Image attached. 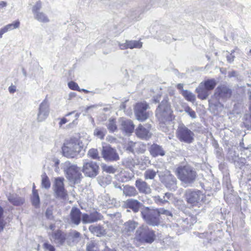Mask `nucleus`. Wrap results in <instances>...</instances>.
<instances>
[{"instance_id":"1","label":"nucleus","mask_w":251,"mask_h":251,"mask_svg":"<svg viewBox=\"0 0 251 251\" xmlns=\"http://www.w3.org/2000/svg\"><path fill=\"white\" fill-rule=\"evenodd\" d=\"M156 116L160 122V128L162 130L166 132L167 129L165 127V122L172 120V110L168 103V98L163 100L156 110Z\"/></svg>"},{"instance_id":"2","label":"nucleus","mask_w":251,"mask_h":251,"mask_svg":"<svg viewBox=\"0 0 251 251\" xmlns=\"http://www.w3.org/2000/svg\"><path fill=\"white\" fill-rule=\"evenodd\" d=\"M178 178L185 183L193 182L197 176L196 172L189 166H180L176 171Z\"/></svg>"},{"instance_id":"3","label":"nucleus","mask_w":251,"mask_h":251,"mask_svg":"<svg viewBox=\"0 0 251 251\" xmlns=\"http://www.w3.org/2000/svg\"><path fill=\"white\" fill-rule=\"evenodd\" d=\"M79 141L75 138L67 140L62 147L63 155L68 158L75 156L81 151Z\"/></svg>"},{"instance_id":"4","label":"nucleus","mask_w":251,"mask_h":251,"mask_svg":"<svg viewBox=\"0 0 251 251\" xmlns=\"http://www.w3.org/2000/svg\"><path fill=\"white\" fill-rule=\"evenodd\" d=\"M217 82L214 79H207L201 82L196 88L198 97L201 100H205L209 95V91L213 90Z\"/></svg>"},{"instance_id":"5","label":"nucleus","mask_w":251,"mask_h":251,"mask_svg":"<svg viewBox=\"0 0 251 251\" xmlns=\"http://www.w3.org/2000/svg\"><path fill=\"white\" fill-rule=\"evenodd\" d=\"M63 165L67 178L74 183H77L81 176L79 168L75 165H71L69 161L65 162Z\"/></svg>"},{"instance_id":"6","label":"nucleus","mask_w":251,"mask_h":251,"mask_svg":"<svg viewBox=\"0 0 251 251\" xmlns=\"http://www.w3.org/2000/svg\"><path fill=\"white\" fill-rule=\"evenodd\" d=\"M135 239L141 243H151L155 239V234L153 230L143 226L137 230Z\"/></svg>"},{"instance_id":"7","label":"nucleus","mask_w":251,"mask_h":251,"mask_svg":"<svg viewBox=\"0 0 251 251\" xmlns=\"http://www.w3.org/2000/svg\"><path fill=\"white\" fill-rule=\"evenodd\" d=\"M194 133L183 125H179L176 130V136L179 141L187 144L194 141Z\"/></svg>"},{"instance_id":"8","label":"nucleus","mask_w":251,"mask_h":251,"mask_svg":"<svg viewBox=\"0 0 251 251\" xmlns=\"http://www.w3.org/2000/svg\"><path fill=\"white\" fill-rule=\"evenodd\" d=\"M188 203L192 206L198 205L202 201L204 195L200 190H187L185 194Z\"/></svg>"},{"instance_id":"9","label":"nucleus","mask_w":251,"mask_h":251,"mask_svg":"<svg viewBox=\"0 0 251 251\" xmlns=\"http://www.w3.org/2000/svg\"><path fill=\"white\" fill-rule=\"evenodd\" d=\"M50 113V106L47 99H45L39 104L37 109L36 120L41 123L45 121L49 116Z\"/></svg>"},{"instance_id":"10","label":"nucleus","mask_w":251,"mask_h":251,"mask_svg":"<svg viewBox=\"0 0 251 251\" xmlns=\"http://www.w3.org/2000/svg\"><path fill=\"white\" fill-rule=\"evenodd\" d=\"M141 214L148 224L151 226H157L159 224V215L155 210H151L147 207L141 211Z\"/></svg>"},{"instance_id":"11","label":"nucleus","mask_w":251,"mask_h":251,"mask_svg":"<svg viewBox=\"0 0 251 251\" xmlns=\"http://www.w3.org/2000/svg\"><path fill=\"white\" fill-rule=\"evenodd\" d=\"M149 108L146 102L137 103L134 108V112L137 120L144 121L149 117V113L146 110Z\"/></svg>"},{"instance_id":"12","label":"nucleus","mask_w":251,"mask_h":251,"mask_svg":"<svg viewBox=\"0 0 251 251\" xmlns=\"http://www.w3.org/2000/svg\"><path fill=\"white\" fill-rule=\"evenodd\" d=\"M99 170V166L94 162L90 161L83 163L82 172L87 176L95 177L98 174Z\"/></svg>"},{"instance_id":"13","label":"nucleus","mask_w":251,"mask_h":251,"mask_svg":"<svg viewBox=\"0 0 251 251\" xmlns=\"http://www.w3.org/2000/svg\"><path fill=\"white\" fill-rule=\"evenodd\" d=\"M101 154L104 160L107 161H117L119 159L116 150L109 145L102 146Z\"/></svg>"},{"instance_id":"14","label":"nucleus","mask_w":251,"mask_h":251,"mask_svg":"<svg viewBox=\"0 0 251 251\" xmlns=\"http://www.w3.org/2000/svg\"><path fill=\"white\" fill-rule=\"evenodd\" d=\"M150 124H146L144 126L140 124L136 129V134L138 137L142 139H147L151 137Z\"/></svg>"},{"instance_id":"15","label":"nucleus","mask_w":251,"mask_h":251,"mask_svg":"<svg viewBox=\"0 0 251 251\" xmlns=\"http://www.w3.org/2000/svg\"><path fill=\"white\" fill-rule=\"evenodd\" d=\"M64 178L58 177L55 179L54 190L56 195L59 198H64L67 194L64 187Z\"/></svg>"},{"instance_id":"16","label":"nucleus","mask_w":251,"mask_h":251,"mask_svg":"<svg viewBox=\"0 0 251 251\" xmlns=\"http://www.w3.org/2000/svg\"><path fill=\"white\" fill-rule=\"evenodd\" d=\"M101 215L97 212L91 213L90 214L84 213L82 215V222L83 224H90L101 220Z\"/></svg>"},{"instance_id":"17","label":"nucleus","mask_w":251,"mask_h":251,"mask_svg":"<svg viewBox=\"0 0 251 251\" xmlns=\"http://www.w3.org/2000/svg\"><path fill=\"white\" fill-rule=\"evenodd\" d=\"M119 121L120 123L121 129L126 133H132L134 129V125L131 120L125 118H121Z\"/></svg>"},{"instance_id":"18","label":"nucleus","mask_w":251,"mask_h":251,"mask_svg":"<svg viewBox=\"0 0 251 251\" xmlns=\"http://www.w3.org/2000/svg\"><path fill=\"white\" fill-rule=\"evenodd\" d=\"M82 214L80 210L75 207H73L70 212V219L72 223L78 225L82 220Z\"/></svg>"},{"instance_id":"19","label":"nucleus","mask_w":251,"mask_h":251,"mask_svg":"<svg viewBox=\"0 0 251 251\" xmlns=\"http://www.w3.org/2000/svg\"><path fill=\"white\" fill-rule=\"evenodd\" d=\"M119 46L121 50H125L126 49H140L142 47V43L139 41L126 40L125 43H119Z\"/></svg>"},{"instance_id":"20","label":"nucleus","mask_w":251,"mask_h":251,"mask_svg":"<svg viewBox=\"0 0 251 251\" xmlns=\"http://www.w3.org/2000/svg\"><path fill=\"white\" fill-rule=\"evenodd\" d=\"M135 186L140 193L147 194L151 192L150 186L146 182L141 179H138L136 180Z\"/></svg>"},{"instance_id":"21","label":"nucleus","mask_w":251,"mask_h":251,"mask_svg":"<svg viewBox=\"0 0 251 251\" xmlns=\"http://www.w3.org/2000/svg\"><path fill=\"white\" fill-rule=\"evenodd\" d=\"M162 181L166 187L171 190H175L176 188V180L174 176L170 174L166 176Z\"/></svg>"},{"instance_id":"22","label":"nucleus","mask_w":251,"mask_h":251,"mask_svg":"<svg viewBox=\"0 0 251 251\" xmlns=\"http://www.w3.org/2000/svg\"><path fill=\"white\" fill-rule=\"evenodd\" d=\"M230 95L231 91L226 86H221L216 89L215 96L219 98H227L229 97Z\"/></svg>"},{"instance_id":"23","label":"nucleus","mask_w":251,"mask_h":251,"mask_svg":"<svg viewBox=\"0 0 251 251\" xmlns=\"http://www.w3.org/2000/svg\"><path fill=\"white\" fill-rule=\"evenodd\" d=\"M50 239L55 243L61 245L66 240V234L62 232L60 230H57L51 235Z\"/></svg>"},{"instance_id":"24","label":"nucleus","mask_w":251,"mask_h":251,"mask_svg":"<svg viewBox=\"0 0 251 251\" xmlns=\"http://www.w3.org/2000/svg\"><path fill=\"white\" fill-rule=\"evenodd\" d=\"M149 151L153 157H156L157 156H164L165 154V151L163 150V148L157 145L154 144L152 145Z\"/></svg>"},{"instance_id":"25","label":"nucleus","mask_w":251,"mask_h":251,"mask_svg":"<svg viewBox=\"0 0 251 251\" xmlns=\"http://www.w3.org/2000/svg\"><path fill=\"white\" fill-rule=\"evenodd\" d=\"M89 231L94 235L97 236H101L106 234L105 229L100 225H91L89 227Z\"/></svg>"},{"instance_id":"26","label":"nucleus","mask_w":251,"mask_h":251,"mask_svg":"<svg viewBox=\"0 0 251 251\" xmlns=\"http://www.w3.org/2000/svg\"><path fill=\"white\" fill-rule=\"evenodd\" d=\"M7 197L8 201L15 206L22 204L25 201V200L23 198L20 197L16 194L9 193Z\"/></svg>"},{"instance_id":"27","label":"nucleus","mask_w":251,"mask_h":251,"mask_svg":"<svg viewBox=\"0 0 251 251\" xmlns=\"http://www.w3.org/2000/svg\"><path fill=\"white\" fill-rule=\"evenodd\" d=\"M173 195L171 193H166L163 196V198H160L159 196H155L153 197V200L155 203L159 204H162L169 201L172 199Z\"/></svg>"},{"instance_id":"28","label":"nucleus","mask_w":251,"mask_h":251,"mask_svg":"<svg viewBox=\"0 0 251 251\" xmlns=\"http://www.w3.org/2000/svg\"><path fill=\"white\" fill-rule=\"evenodd\" d=\"M126 203L127 207L131 209L134 212H137L139 211L141 205L140 202L133 199L127 200Z\"/></svg>"},{"instance_id":"29","label":"nucleus","mask_w":251,"mask_h":251,"mask_svg":"<svg viewBox=\"0 0 251 251\" xmlns=\"http://www.w3.org/2000/svg\"><path fill=\"white\" fill-rule=\"evenodd\" d=\"M35 20L42 23H47L50 22V19L47 15L43 12H39L33 15Z\"/></svg>"},{"instance_id":"30","label":"nucleus","mask_w":251,"mask_h":251,"mask_svg":"<svg viewBox=\"0 0 251 251\" xmlns=\"http://www.w3.org/2000/svg\"><path fill=\"white\" fill-rule=\"evenodd\" d=\"M123 193L126 196H135L137 194V191L133 186H125L123 189Z\"/></svg>"},{"instance_id":"31","label":"nucleus","mask_w":251,"mask_h":251,"mask_svg":"<svg viewBox=\"0 0 251 251\" xmlns=\"http://www.w3.org/2000/svg\"><path fill=\"white\" fill-rule=\"evenodd\" d=\"M173 104L176 111L179 112L183 111V106L179 97H174L173 100Z\"/></svg>"},{"instance_id":"32","label":"nucleus","mask_w":251,"mask_h":251,"mask_svg":"<svg viewBox=\"0 0 251 251\" xmlns=\"http://www.w3.org/2000/svg\"><path fill=\"white\" fill-rule=\"evenodd\" d=\"M137 226V224L136 222L129 221L125 224L124 230L127 232L133 231Z\"/></svg>"},{"instance_id":"33","label":"nucleus","mask_w":251,"mask_h":251,"mask_svg":"<svg viewBox=\"0 0 251 251\" xmlns=\"http://www.w3.org/2000/svg\"><path fill=\"white\" fill-rule=\"evenodd\" d=\"M106 133V130L103 128L97 127L94 131V135L100 139H103Z\"/></svg>"},{"instance_id":"34","label":"nucleus","mask_w":251,"mask_h":251,"mask_svg":"<svg viewBox=\"0 0 251 251\" xmlns=\"http://www.w3.org/2000/svg\"><path fill=\"white\" fill-rule=\"evenodd\" d=\"M106 126L110 132H113L117 129L116 120L114 119H110L107 123Z\"/></svg>"},{"instance_id":"35","label":"nucleus","mask_w":251,"mask_h":251,"mask_svg":"<svg viewBox=\"0 0 251 251\" xmlns=\"http://www.w3.org/2000/svg\"><path fill=\"white\" fill-rule=\"evenodd\" d=\"M157 171L153 169H147L144 173V177L146 179H152L156 175Z\"/></svg>"},{"instance_id":"36","label":"nucleus","mask_w":251,"mask_h":251,"mask_svg":"<svg viewBox=\"0 0 251 251\" xmlns=\"http://www.w3.org/2000/svg\"><path fill=\"white\" fill-rule=\"evenodd\" d=\"M20 25V22L19 20H16L12 23L8 24L4 26L7 32L18 28Z\"/></svg>"},{"instance_id":"37","label":"nucleus","mask_w":251,"mask_h":251,"mask_svg":"<svg viewBox=\"0 0 251 251\" xmlns=\"http://www.w3.org/2000/svg\"><path fill=\"white\" fill-rule=\"evenodd\" d=\"M32 202L33 205L35 206H38L40 203V199L38 194L37 190H35L34 187L32 191Z\"/></svg>"},{"instance_id":"38","label":"nucleus","mask_w":251,"mask_h":251,"mask_svg":"<svg viewBox=\"0 0 251 251\" xmlns=\"http://www.w3.org/2000/svg\"><path fill=\"white\" fill-rule=\"evenodd\" d=\"M181 94L188 101H193L195 100V96L190 92L187 90H182Z\"/></svg>"},{"instance_id":"39","label":"nucleus","mask_w":251,"mask_h":251,"mask_svg":"<svg viewBox=\"0 0 251 251\" xmlns=\"http://www.w3.org/2000/svg\"><path fill=\"white\" fill-rule=\"evenodd\" d=\"M41 186L45 189H49L50 186L49 178L45 174L42 176Z\"/></svg>"},{"instance_id":"40","label":"nucleus","mask_w":251,"mask_h":251,"mask_svg":"<svg viewBox=\"0 0 251 251\" xmlns=\"http://www.w3.org/2000/svg\"><path fill=\"white\" fill-rule=\"evenodd\" d=\"M42 6V3L40 0H38L33 5L32 7V12L33 15L41 12L40 10Z\"/></svg>"},{"instance_id":"41","label":"nucleus","mask_w":251,"mask_h":251,"mask_svg":"<svg viewBox=\"0 0 251 251\" xmlns=\"http://www.w3.org/2000/svg\"><path fill=\"white\" fill-rule=\"evenodd\" d=\"M87 251H99L96 244L91 241L87 244Z\"/></svg>"},{"instance_id":"42","label":"nucleus","mask_w":251,"mask_h":251,"mask_svg":"<svg viewBox=\"0 0 251 251\" xmlns=\"http://www.w3.org/2000/svg\"><path fill=\"white\" fill-rule=\"evenodd\" d=\"M88 155L92 159H97L99 157L98 151L97 149H90L88 151Z\"/></svg>"},{"instance_id":"43","label":"nucleus","mask_w":251,"mask_h":251,"mask_svg":"<svg viewBox=\"0 0 251 251\" xmlns=\"http://www.w3.org/2000/svg\"><path fill=\"white\" fill-rule=\"evenodd\" d=\"M184 110L186 113L189 114V115L193 119L196 118V113L193 111L190 107L186 106L184 107Z\"/></svg>"},{"instance_id":"44","label":"nucleus","mask_w":251,"mask_h":251,"mask_svg":"<svg viewBox=\"0 0 251 251\" xmlns=\"http://www.w3.org/2000/svg\"><path fill=\"white\" fill-rule=\"evenodd\" d=\"M139 143H134L133 142H130L128 144L127 150L133 152L135 150L136 147L139 146Z\"/></svg>"},{"instance_id":"45","label":"nucleus","mask_w":251,"mask_h":251,"mask_svg":"<svg viewBox=\"0 0 251 251\" xmlns=\"http://www.w3.org/2000/svg\"><path fill=\"white\" fill-rule=\"evenodd\" d=\"M155 211H157V214L159 215V216L161 214L165 215L166 216H170L171 217L172 216V213L169 211L164 208L155 209Z\"/></svg>"},{"instance_id":"46","label":"nucleus","mask_w":251,"mask_h":251,"mask_svg":"<svg viewBox=\"0 0 251 251\" xmlns=\"http://www.w3.org/2000/svg\"><path fill=\"white\" fill-rule=\"evenodd\" d=\"M68 86L72 90L80 91V89L78 84L74 81H71V82H69Z\"/></svg>"},{"instance_id":"47","label":"nucleus","mask_w":251,"mask_h":251,"mask_svg":"<svg viewBox=\"0 0 251 251\" xmlns=\"http://www.w3.org/2000/svg\"><path fill=\"white\" fill-rule=\"evenodd\" d=\"M44 249L49 250V251H54L55 249L53 246L48 242H45L43 244Z\"/></svg>"},{"instance_id":"48","label":"nucleus","mask_w":251,"mask_h":251,"mask_svg":"<svg viewBox=\"0 0 251 251\" xmlns=\"http://www.w3.org/2000/svg\"><path fill=\"white\" fill-rule=\"evenodd\" d=\"M104 170L109 173H114L116 172V169L112 166H106L105 167Z\"/></svg>"},{"instance_id":"49","label":"nucleus","mask_w":251,"mask_h":251,"mask_svg":"<svg viewBox=\"0 0 251 251\" xmlns=\"http://www.w3.org/2000/svg\"><path fill=\"white\" fill-rule=\"evenodd\" d=\"M71 235L74 239H78L80 237V234L76 231H73L71 233Z\"/></svg>"},{"instance_id":"50","label":"nucleus","mask_w":251,"mask_h":251,"mask_svg":"<svg viewBox=\"0 0 251 251\" xmlns=\"http://www.w3.org/2000/svg\"><path fill=\"white\" fill-rule=\"evenodd\" d=\"M46 215L49 219H51L52 217V212L51 209H47L46 212Z\"/></svg>"},{"instance_id":"51","label":"nucleus","mask_w":251,"mask_h":251,"mask_svg":"<svg viewBox=\"0 0 251 251\" xmlns=\"http://www.w3.org/2000/svg\"><path fill=\"white\" fill-rule=\"evenodd\" d=\"M6 222L4 221V219H0V232L3 231Z\"/></svg>"},{"instance_id":"52","label":"nucleus","mask_w":251,"mask_h":251,"mask_svg":"<svg viewBox=\"0 0 251 251\" xmlns=\"http://www.w3.org/2000/svg\"><path fill=\"white\" fill-rule=\"evenodd\" d=\"M76 26L80 29H79V31L80 30H83L85 28V25L81 22L77 23L76 25Z\"/></svg>"},{"instance_id":"53","label":"nucleus","mask_w":251,"mask_h":251,"mask_svg":"<svg viewBox=\"0 0 251 251\" xmlns=\"http://www.w3.org/2000/svg\"><path fill=\"white\" fill-rule=\"evenodd\" d=\"M70 121V119H67L66 117H64L61 119L59 124L60 126H62L63 125L67 123V122H68Z\"/></svg>"},{"instance_id":"54","label":"nucleus","mask_w":251,"mask_h":251,"mask_svg":"<svg viewBox=\"0 0 251 251\" xmlns=\"http://www.w3.org/2000/svg\"><path fill=\"white\" fill-rule=\"evenodd\" d=\"M126 163H129V164H128V165L129 166H134V164H135V162L134 161V160L132 159H130V158H128L127 159V160H126Z\"/></svg>"},{"instance_id":"55","label":"nucleus","mask_w":251,"mask_h":251,"mask_svg":"<svg viewBox=\"0 0 251 251\" xmlns=\"http://www.w3.org/2000/svg\"><path fill=\"white\" fill-rule=\"evenodd\" d=\"M7 5V3L4 1H0V9L4 8Z\"/></svg>"},{"instance_id":"56","label":"nucleus","mask_w":251,"mask_h":251,"mask_svg":"<svg viewBox=\"0 0 251 251\" xmlns=\"http://www.w3.org/2000/svg\"><path fill=\"white\" fill-rule=\"evenodd\" d=\"M8 90L10 93H14L16 90V88L15 86L11 85L9 87Z\"/></svg>"},{"instance_id":"57","label":"nucleus","mask_w":251,"mask_h":251,"mask_svg":"<svg viewBox=\"0 0 251 251\" xmlns=\"http://www.w3.org/2000/svg\"><path fill=\"white\" fill-rule=\"evenodd\" d=\"M6 32H7V31L5 29L4 26L0 28V38H1L2 37L3 34Z\"/></svg>"},{"instance_id":"58","label":"nucleus","mask_w":251,"mask_h":251,"mask_svg":"<svg viewBox=\"0 0 251 251\" xmlns=\"http://www.w3.org/2000/svg\"><path fill=\"white\" fill-rule=\"evenodd\" d=\"M234 56L230 54L226 56L227 60L230 63L232 62L234 60Z\"/></svg>"},{"instance_id":"59","label":"nucleus","mask_w":251,"mask_h":251,"mask_svg":"<svg viewBox=\"0 0 251 251\" xmlns=\"http://www.w3.org/2000/svg\"><path fill=\"white\" fill-rule=\"evenodd\" d=\"M54 163L55 165V171H57L59 168L58 167V165L59 164V160L58 159H55L54 160Z\"/></svg>"},{"instance_id":"60","label":"nucleus","mask_w":251,"mask_h":251,"mask_svg":"<svg viewBox=\"0 0 251 251\" xmlns=\"http://www.w3.org/2000/svg\"><path fill=\"white\" fill-rule=\"evenodd\" d=\"M176 87H177V88L180 90L181 92L182 91V90H184L183 89V84H181V83H179L177 85H176Z\"/></svg>"},{"instance_id":"61","label":"nucleus","mask_w":251,"mask_h":251,"mask_svg":"<svg viewBox=\"0 0 251 251\" xmlns=\"http://www.w3.org/2000/svg\"><path fill=\"white\" fill-rule=\"evenodd\" d=\"M98 107V105H91L90 106H88L86 110V111H88V110H89L90 109H92V108H96Z\"/></svg>"},{"instance_id":"62","label":"nucleus","mask_w":251,"mask_h":251,"mask_svg":"<svg viewBox=\"0 0 251 251\" xmlns=\"http://www.w3.org/2000/svg\"><path fill=\"white\" fill-rule=\"evenodd\" d=\"M3 210L1 207L0 206V219H3Z\"/></svg>"},{"instance_id":"63","label":"nucleus","mask_w":251,"mask_h":251,"mask_svg":"<svg viewBox=\"0 0 251 251\" xmlns=\"http://www.w3.org/2000/svg\"><path fill=\"white\" fill-rule=\"evenodd\" d=\"M80 113H76L75 114V120H76L78 118V117H79V116H80Z\"/></svg>"},{"instance_id":"64","label":"nucleus","mask_w":251,"mask_h":251,"mask_svg":"<svg viewBox=\"0 0 251 251\" xmlns=\"http://www.w3.org/2000/svg\"><path fill=\"white\" fill-rule=\"evenodd\" d=\"M169 94L171 96H173L175 94V91L174 90H170L169 91Z\"/></svg>"}]
</instances>
